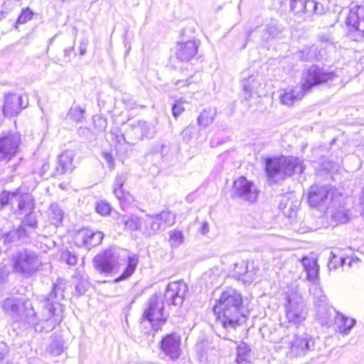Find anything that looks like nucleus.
Segmentation results:
<instances>
[{
  "label": "nucleus",
  "mask_w": 364,
  "mask_h": 364,
  "mask_svg": "<svg viewBox=\"0 0 364 364\" xmlns=\"http://www.w3.org/2000/svg\"><path fill=\"white\" fill-rule=\"evenodd\" d=\"M242 309V296L239 291L233 288L223 291L213 307L217 325L228 331L235 329L245 317Z\"/></svg>",
  "instance_id": "nucleus-1"
},
{
  "label": "nucleus",
  "mask_w": 364,
  "mask_h": 364,
  "mask_svg": "<svg viewBox=\"0 0 364 364\" xmlns=\"http://www.w3.org/2000/svg\"><path fill=\"white\" fill-rule=\"evenodd\" d=\"M337 77L334 73L326 71L317 65H313L304 75V82L301 87L282 90L279 96V102L284 105L291 107L296 101L301 100L314 86L324 82L328 83Z\"/></svg>",
  "instance_id": "nucleus-2"
},
{
  "label": "nucleus",
  "mask_w": 364,
  "mask_h": 364,
  "mask_svg": "<svg viewBox=\"0 0 364 364\" xmlns=\"http://www.w3.org/2000/svg\"><path fill=\"white\" fill-rule=\"evenodd\" d=\"M66 288V282L63 279H58L53 284L52 291L46 299V304L43 309L45 319L47 324H50V328H46L48 332L55 326L59 325L63 319V306L60 301L64 298V291Z\"/></svg>",
  "instance_id": "nucleus-3"
},
{
  "label": "nucleus",
  "mask_w": 364,
  "mask_h": 364,
  "mask_svg": "<svg viewBox=\"0 0 364 364\" xmlns=\"http://www.w3.org/2000/svg\"><path fill=\"white\" fill-rule=\"evenodd\" d=\"M301 161L296 157L282 156L268 158L265 161V171L269 178L282 179L285 176H291L294 173H302Z\"/></svg>",
  "instance_id": "nucleus-4"
},
{
  "label": "nucleus",
  "mask_w": 364,
  "mask_h": 364,
  "mask_svg": "<svg viewBox=\"0 0 364 364\" xmlns=\"http://www.w3.org/2000/svg\"><path fill=\"white\" fill-rule=\"evenodd\" d=\"M3 306L5 311L12 316L16 321H23L33 325L36 331L42 332L43 328H46L37 323L36 312L30 301L9 298L4 301Z\"/></svg>",
  "instance_id": "nucleus-5"
},
{
  "label": "nucleus",
  "mask_w": 364,
  "mask_h": 364,
  "mask_svg": "<svg viewBox=\"0 0 364 364\" xmlns=\"http://www.w3.org/2000/svg\"><path fill=\"white\" fill-rule=\"evenodd\" d=\"M286 317L289 323L294 325L301 324L306 318L308 311L296 287H291L286 292Z\"/></svg>",
  "instance_id": "nucleus-6"
},
{
  "label": "nucleus",
  "mask_w": 364,
  "mask_h": 364,
  "mask_svg": "<svg viewBox=\"0 0 364 364\" xmlns=\"http://www.w3.org/2000/svg\"><path fill=\"white\" fill-rule=\"evenodd\" d=\"M37 220L36 216L31 213L26 214L21 225L16 229L10 230L0 236V241L6 247L17 241L26 242L29 237L35 232L37 228Z\"/></svg>",
  "instance_id": "nucleus-7"
},
{
  "label": "nucleus",
  "mask_w": 364,
  "mask_h": 364,
  "mask_svg": "<svg viewBox=\"0 0 364 364\" xmlns=\"http://www.w3.org/2000/svg\"><path fill=\"white\" fill-rule=\"evenodd\" d=\"M176 222V215L169 210L156 215H145L141 218L142 232L150 236L164 231Z\"/></svg>",
  "instance_id": "nucleus-8"
},
{
  "label": "nucleus",
  "mask_w": 364,
  "mask_h": 364,
  "mask_svg": "<svg viewBox=\"0 0 364 364\" xmlns=\"http://www.w3.org/2000/svg\"><path fill=\"white\" fill-rule=\"evenodd\" d=\"M12 262L15 271L25 276H31L41 264L36 253L27 249L16 252L12 257Z\"/></svg>",
  "instance_id": "nucleus-9"
},
{
  "label": "nucleus",
  "mask_w": 364,
  "mask_h": 364,
  "mask_svg": "<svg viewBox=\"0 0 364 364\" xmlns=\"http://www.w3.org/2000/svg\"><path fill=\"white\" fill-rule=\"evenodd\" d=\"M346 23L348 37L357 42L363 41L364 40V6H351Z\"/></svg>",
  "instance_id": "nucleus-10"
},
{
  "label": "nucleus",
  "mask_w": 364,
  "mask_h": 364,
  "mask_svg": "<svg viewBox=\"0 0 364 364\" xmlns=\"http://www.w3.org/2000/svg\"><path fill=\"white\" fill-rule=\"evenodd\" d=\"M21 139L20 134L9 132L0 136V162L7 163L18 151Z\"/></svg>",
  "instance_id": "nucleus-11"
},
{
  "label": "nucleus",
  "mask_w": 364,
  "mask_h": 364,
  "mask_svg": "<svg viewBox=\"0 0 364 364\" xmlns=\"http://www.w3.org/2000/svg\"><path fill=\"white\" fill-rule=\"evenodd\" d=\"M164 303L160 301L159 295L155 294L149 298L144 311L143 319L156 326V330L159 329V325L166 321V317L164 315Z\"/></svg>",
  "instance_id": "nucleus-12"
},
{
  "label": "nucleus",
  "mask_w": 364,
  "mask_h": 364,
  "mask_svg": "<svg viewBox=\"0 0 364 364\" xmlns=\"http://www.w3.org/2000/svg\"><path fill=\"white\" fill-rule=\"evenodd\" d=\"M4 97L2 113L6 117L17 116L28 105V98L27 96H22L14 92H7L4 94Z\"/></svg>",
  "instance_id": "nucleus-13"
},
{
  "label": "nucleus",
  "mask_w": 364,
  "mask_h": 364,
  "mask_svg": "<svg viewBox=\"0 0 364 364\" xmlns=\"http://www.w3.org/2000/svg\"><path fill=\"white\" fill-rule=\"evenodd\" d=\"M258 193L255 185L245 177H239L233 183V194L242 200L254 203L257 199Z\"/></svg>",
  "instance_id": "nucleus-14"
},
{
  "label": "nucleus",
  "mask_w": 364,
  "mask_h": 364,
  "mask_svg": "<svg viewBox=\"0 0 364 364\" xmlns=\"http://www.w3.org/2000/svg\"><path fill=\"white\" fill-rule=\"evenodd\" d=\"M181 338L173 333L164 336L160 343L161 352L171 360H176L181 353Z\"/></svg>",
  "instance_id": "nucleus-15"
},
{
  "label": "nucleus",
  "mask_w": 364,
  "mask_h": 364,
  "mask_svg": "<svg viewBox=\"0 0 364 364\" xmlns=\"http://www.w3.org/2000/svg\"><path fill=\"white\" fill-rule=\"evenodd\" d=\"M188 291L187 285L182 281L170 282L164 293V300L168 305H181Z\"/></svg>",
  "instance_id": "nucleus-16"
},
{
  "label": "nucleus",
  "mask_w": 364,
  "mask_h": 364,
  "mask_svg": "<svg viewBox=\"0 0 364 364\" xmlns=\"http://www.w3.org/2000/svg\"><path fill=\"white\" fill-rule=\"evenodd\" d=\"M103 238L104 234L100 231L94 232L89 228H82L75 234V242L78 247L90 250L100 245Z\"/></svg>",
  "instance_id": "nucleus-17"
},
{
  "label": "nucleus",
  "mask_w": 364,
  "mask_h": 364,
  "mask_svg": "<svg viewBox=\"0 0 364 364\" xmlns=\"http://www.w3.org/2000/svg\"><path fill=\"white\" fill-rule=\"evenodd\" d=\"M289 6L301 20H306L313 13L317 14L318 4L314 0H289Z\"/></svg>",
  "instance_id": "nucleus-18"
},
{
  "label": "nucleus",
  "mask_w": 364,
  "mask_h": 364,
  "mask_svg": "<svg viewBox=\"0 0 364 364\" xmlns=\"http://www.w3.org/2000/svg\"><path fill=\"white\" fill-rule=\"evenodd\" d=\"M334 190L331 186L314 185L311 187L308 200L311 207L317 208L326 203L330 193L333 195Z\"/></svg>",
  "instance_id": "nucleus-19"
},
{
  "label": "nucleus",
  "mask_w": 364,
  "mask_h": 364,
  "mask_svg": "<svg viewBox=\"0 0 364 364\" xmlns=\"http://www.w3.org/2000/svg\"><path fill=\"white\" fill-rule=\"evenodd\" d=\"M315 347L314 340L307 334L296 337L291 343L289 353L293 356L304 355Z\"/></svg>",
  "instance_id": "nucleus-20"
},
{
  "label": "nucleus",
  "mask_w": 364,
  "mask_h": 364,
  "mask_svg": "<svg viewBox=\"0 0 364 364\" xmlns=\"http://www.w3.org/2000/svg\"><path fill=\"white\" fill-rule=\"evenodd\" d=\"M198 46L199 42L195 40L178 43L176 46V58L181 61H190L197 54Z\"/></svg>",
  "instance_id": "nucleus-21"
},
{
  "label": "nucleus",
  "mask_w": 364,
  "mask_h": 364,
  "mask_svg": "<svg viewBox=\"0 0 364 364\" xmlns=\"http://www.w3.org/2000/svg\"><path fill=\"white\" fill-rule=\"evenodd\" d=\"M94 264L97 270L102 273H109L115 267L114 253L111 250H105L102 254L94 258Z\"/></svg>",
  "instance_id": "nucleus-22"
},
{
  "label": "nucleus",
  "mask_w": 364,
  "mask_h": 364,
  "mask_svg": "<svg viewBox=\"0 0 364 364\" xmlns=\"http://www.w3.org/2000/svg\"><path fill=\"white\" fill-rule=\"evenodd\" d=\"M74 156L73 151L65 150L58 156V166L55 170L56 175L64 174L74 169Z\"/></svg>",
  "instance_id": "nucleus-23"
},
{
  "label": "nucleus",
  "mask_w": 364,
  "mask_h": 364,
  "mask_svg": "<svg viewBox=\"0 0 364 364\" xmlns=\"http://www.w3.org/2000/svg\"><path fill=\"white\" fill-rule=\"evenodd\" d=\"M285 28L277 20H271L267 25L262 38L265 41L284 37Z\"/></svg>",
  "instance_id": "nucleus-24"
},
{
  "label": "nucleus",
  "mask_w": 364,
  "mask_h": 364,
  "mask_svg": "<svg viewBox=\"0 0 364 364\" xmlns=\"http://www.w3.org/2000/svg\"><path fill=\"white\" fill-rule=\"evenodd\" d=\"M301 264L306 273V279L315 283L318 279L319 267L315 259L304 257Z\"/></svg>",
  "instance_id": "nucleus-25"
},
{
  "label": "nucleus",
  "mask_w": 364,
  "mask_h": 364,
  "mask_svg": "<svg viewBox=\"0 0 364 364\" xmlns=\"http://www.w3.org/2000/svg\"><path fill=\"white\" fill-rule=\"evenodd\" d=\"M338 312L332 306H322L316 309V318L322 326H329L335 319Z\"/></svg>",
  "instance_id": "nucleus-26"
},
{
  "label": "nucleus",
  "mask_w": 364,
  "mask_h": 364,
  "mask_svg": "<svg viewBox=\"0 0 364 364\" xmlns=\"http://www.w3.org/2000/svg\"><path fill=\"white\" fill-rule=\"evenodd\" d=\"M232 274L235 278L245 282L250 281L252 277V272L248 270V263L245 260L235 263Z\"/></svg>",
  "instance_id": "nucleus-27"
},
{
  "label": "nucleus",
  "mask_w": 364,
  "mask_h": 364,
  "mask_svg": "<svg viewBox=\"0 0 364 364\" xmlns=\"http://www.w3.org/2000/svg\"><path fill=\"white\" fill-rule=\"evenodd\" d=\"M73 280L75 284V294L77 296L83 295L90 286L87 277L81 272H76L73 275Z\"/></svg>",
  "instance_id": "nucleus-28"
},
{
  "label": "nucleus",
  "mask_w": 364,
  "mask_h": 364,
  "mask_svg": "<svg viewBox=\"0 0 364 364\" xmlns=\"http://www.w3.org/2000/svg\"><path fill=\"white\" fill-rule=\"evenodd\" d=\"M21 192L16 190L13 192L4 191L0 194V205L1 207L10 205L13 210H16V203Z\"/></svg>",
  "instance_id": "nucleus-29"
},
{
  "label": "nucleus",
  "mask_w": 364,
  "mask_h": 364,
  "mask_svg": "<svg viewBox=\"0 0 364 364\" xmlns=\"http://www.w3.org/2000/svg\"><path fill=\"white\" fill-rule=\"evenodd\" d=\"M33 207L32 196L28 193L21 192L16 206V210L21 215L31 213Z\"/></svg>",
  "instance_id": "nucleus-30"
},
{
  "label": "nucleus",
  "mask_w": 364,
  "mask_h": 364,
  "mask_svg": "<svg viewBox=\"0 0 364 364\" xmlns=\"http://www.w3.org/2000/svg\"><path fill=\"white\" fill-rule=\"evenodd\" d=\"M217 114V109L215 107H208L203 110V112L198 117L197 122L201 128H206L210 125Z\"/></svg>",
  "instance_id": "nucleus-31"
},
{
  "label": "nucleus",
  "mask_w": 364,
  "mask_h": 364,
  "mask_svg": "<svg viewBox=\"0 0 364 364\" xmlns=\"http://www.w3.org/2000/svg\"><path fill=\"white\" fill-rule=\"evenodd\" d=\"M335 321L339 328V332L343 335L349 333L352 328L356 323L354 318H350L341 314H336Z\"/></svg>",
  "instance_id": "nucleus-32"
},
{
  "label": "nucleus",
  "mask_w": 364,
  "mask_h": 364,
  "mask_svg": "<svg viewBox=\"0 0 364 364\" xmlns=\"http://www.w3.org/2000/svg\"><path fill=\"white\" fill-rule=\"evenodd\" d=\"M333 255L330 262H328V268L329 269H336L338 267H344L346 264L350 267L352 266V263L355 262H358L359 259L358 257H338L335 255L333 252H331Z\"/></svg>",
  "instance_id": "nucleus-33"
},
{
  "label": "nucleus",
  "mask_w": 364,
  "mask_h": 364,
  "mask_svg": "<svg viewBox=\"0 0 364 364\" xmlns=\"http://www.w3.org/2000/svg\"><path fill=\"white\" fill-rule=\"evenodd\" d=\"M251 350L247 344L241 343L237 348V364H247L250 362Z\"/></svg>",
  "instance_id": "nucleus-34"
},
{
  "label": "nucleus",
  "mask_w": 364,
  "mask_h": 364,
  "mask_svg": "<svg viewBox=\"0 0 364 364\" xmlns=\"http://www.w3.org/2000/svg\"><path fill=\"white\" fill-rule=\"evenodd\" d=\"M201 80L200 74L195 73L186 79L178 80L175 82V85L178 90H181L185 87L193 89L195 86Z\"/></svg>",
  "instance_id": "nucleus-35"
},
{
  "label": "nucleus",
  "mask_w": 364,
  "mask_h": 364,
  "mask_svg": "<svg viewBox=\"0 0 364 364\" xmlns=\"http://www.w3.org/2000/svg\"><path fill=\"white\" fill-rule=\"evenodd\" d=\"M138 262V258L135 255L129 256L124 271L119 277L115 279V282H118L129 277L134 272Z\"/></svg>",
  "instance_id": "nucleus-36"
},
{
  "label": "nucleus",
  "mask_w": 364,
  "mask_h": 364,
  "mask_svg": "<svg viewBox=\"0 0 364 364\" xmlns=\"http://www.w3.org/2000/svg\"><path fill=\"white\" fill-rule=\"evenodd\" d=\"M310 291L313 294L314 301L316 309L321 308L322 306H329L327 302V297L321 288L315 286L314 289L310 288Z\"/></svg>",
  "instance_id": "nucleus-37"
},
{
  "label": "nucleus",
  "mask_w": 364,
  "mask_h": 364,
  "mask_svg": "<svg viewBox=\"0 0 364 364\" xmlns=\"http://www.w3.org/2000/svg\"><path fill=\"white\" fill-rule=\"evenodd\" d=\"M215 350L214 346L207 341L198 343L196 346V350L201 359L207 360Z\"/></svg>",
  "instance_id": "nucleus-38"
},
{
  "label": "nucleus",
  "mask_w": 364,
  "mask_h": 364,
  "mask_svg": "<svg viewBox=\"0 0 364 364\" xmlns=\"http://www.w3.org/2000/svg\"><path fill=\"white\" fill-rule=\"evenodd\" d=\"M141 133V128L140 126L139 120L136 122L133 123L131 125L130 130L127 131V135L129 137V140H127L125 136L123 135V139L127 144H134L137 141L141 140V139L138 138V134Z\"/></svg>",
  "instance_id": "nucleus-39"
},
{
  "label": "nucleus",
  "mask_w": 364,
  "mask_h": 364,
  "mask_svg": "<svg viewBox=\"0 0 364 364\" xmlns=\"http://www.w3.org/2000/svg\"><path fill=\"white\" fill-rule=\"evenodd\" d=\"M168 235V242L171 248H177L184 242L183 234L179 230H170Z\"/></svg>",
  "instance_id": "nucleus-40"
},
{
  "label": "nucleus",
  "mask_w": 364,
  "mask_h": 364,
  "mask_svg": "<svg viewBox=\"0 0 364 364\" xmlns=\"http://www.w3.org/2000/svg\"><path fill=\"white\" fill-rule=\"evenodd\" d=\"M49 219L50 223L55 225L60 224L63 218V213L59 205L52 203L49 208Z\"/></svg>",
  "instance_id": "nucleus-41"
},
{
  "label": "nucleus",
  "mask_w": 364,
  "mask_h": 364,
  "mask_svg": "<svg viewBox=\"0 0 364 364\" xmlns=\"http://www.w3.org/2000/svg\"><path fill=\"white\" fill-rule=\"evenodd\" d=\"M122 221L124 225V228L129 230H140L142 231L141 218L136 216H132L130 218L123 217Z\"/></svg>",
  "instance_id": "nucleus-42"
},
{
  "label": "nucleus",
  "mask_w": 364,
  "mask_h": 364,
  "mask_svg": "<svg viewBox=\"0 0 364 364\" xmlns=\"http://www.w3.org/2000/svg\"><path fill=\"white\" fill-rule=\"evenodd\" d=\"M65 349V343L60 335H55L50 345V350L54 355H60Z\"/></svg>",
  "instance_id": "nucleus-43"
},
{
  "label": "nucleus",
  "mask_w": 364,
  "mask_h": 364,
  "mask_svg": "<svg viewBox=\"0 0 364 364\" xmlns=\"http://www.w3.org/2000/svg\"><path fill=\"white\" fill-rule=\"evenodd\" d=\"M127 180V177L125 175L120 174L115 177L114 179V193L115 196L119 200H122L124 199V193L122 190V186L124 182Z\"/></svg>",
  "instance_id": "nucleus-44"
},
{
  "label": "nucleus",
  "mask_w": 364,
  "mask_h": 364,
  "mask_svg": "<svg viewBox=\"0 0 364 364\" xmlns=\"http://www.w3.org/2000/svg\"><path fill=\"white\" fill-rule=\"evenodd\" d=\"M141 128V133L138 134V138L143 139L144 138H151L155 132L154 127L144 120H139Z\"/></svg>",
  "instance_id": "nucleus-45"
},
{
  "label": "nucleus",
  "mask_w": 364,
  "mask_h": 364,
  "mask_svg": "<svg viewBox=\"0 0 364 364\" xmlns=\"http://www.w3.org/2000/svg\"><path fill=\"white\" fill-rule=\"evenodd\" d=\"M255 85V78L253 76H250L243 80L242 87L244 91L246 92L245 95L246 100L250 97L252 91L256 88Z\"/></svg>",
  "instance_id": "nucleus-46"
},
{
  "label": "nucleus",
  "mask_w": 364,
  "mask_h": 364,
  "mask_svg": "<svg viewBox=\"0 0 364 364\" xmlns=\"http://www.w3.org/2000/svg\"><path fill=\"white\" fill-rule=\"evenodd\" d=\"M85 109L80 106L72 107L68 113V117L76 122H81L84 117Z\"/></svg>",
  "instance_id": "nucleus-47"
},
{
  "label": "nucleus",
  "mask_w": 364,
  "mask_h": 364,
  "mask_svg": "<svg viewBox=\"0 0 364 364\" xmlns=\"http://www.w3.org/2000/svg\"><path fill=\"white\" fill-rule=\"evenodd\" d=\"M317 48L314 46L304 48L301 52V58L303 60L311 61L316 57Z\"/></svg>",
  "instance_id": "nucleus-48"
},
{
  "label": "nucleus",
  "mask_w": 364,
  "mask_h": 364,
  "mask_svg": "<svg viewBox=\"0 0 364 364\" xmlns=\"http://www.w3.org/2000/svg\"><path fill=\"white\" fill-rule=\"evenodd\" d=\"M33 13L29 8L23 9L21 13L18 17L16 24H23L30 21L33 17Z\"/></svg>",
  "instance_id": "nucleus-49"
},
{
  "label": "nucleus",
  "mask_w": 364,
  "mask_h": 364,
  "mask_svg": "<svg viewBox=\"0 0 364 364\" xmlns=\"http://www.w3.org/2000/svg\"><path fill=\"white\" fill-rule=\"evenodd\" d=\"M96 211L102 215H109L111 212V205L105 201H99L96 204Z\"/></svg>",
  "instance_id": "nucleus-50"
},
{
  "label": "nucleus",
  "mask_w": 364,
  "mask_h": 364,
  "mask_svg": "<svg viewBox=\"0 0 364 364\" xmlns=\"http://www.w3.org/2000/svg\"><path fill=\"white\" fill-rule=\"evenodd\" d=\"M61 259L70 265H74L77 263V257L75 254L66 250L61 253Z\"/></svg>",
  "instance_id": "nucleus-51"
},
{
  "label": "nucleus",
  "mask_w": 364,
  "mask_h": 364,
  "mask_svg": "<svg viewBox=\"0 0 364 364\" xmlns=\"http://www.w3.org/2000/svg\"><path fill=\"white\" fill-rule=\"evenodd\" d=\"M184 101L182 98L176 100L172 107V113L174 117H178L183 111Z\"/></svg>",
  "instance_id": "nucleus-52"
},
{
  "label": "nucleus",
  "mask_w": 364,
  "mask_h": 364,
  "mask_svg": "<svg viewBox=\"0 0 364 364\" xmlns=\"http://www.w3.org/2000/svg\"><path fill=\"white\" fill-rule=\"evenodd\" d=\"M218 277L219 275L215 273L213 269H210L203 274V279L213 284L218 280Z\"/></svg>",
  "instance_id": "nucleus-53"
},
{
  "label": "nucleus",
  "mask_w": 364,
  "mask_h": 364,
  "mask_svg": "<svg viewBox=\"0 0 364 364\" xmlns=\"http://www.w3.org/2000/svg\"><path fill=\"white\" fill-rule=\"evenodd\" d=\"M9 348L8 345L3 341H0V364L8 357Z\"/></svg>",
  "instance_id": "nucleus-54"
},
{
  "label": "nucleus",
  "mask_w": 364,
  "mask_h": 364,
  "mask_svg": "<svg viewBox=\"0 0 364 364\" xmlns=\"http://www.w3.org/2000/svg\"><path fill=\"white\" fill-rule=\"evenodd\" d=\"M89 43L88 39H82L80 41L79 50H80V55H84L86 53L87 51V47Z\"/></svg>",
  "instance_id": "nucleus-55"
},
{
  "label": "nucleus",
  "mask_w": 364,
  "mask_h": 364,
  "mask_svg": "<svg viewBox=\"0 0 364 364\" xmlns=\"http://www.w3.org/2000/svg\"><path fill=\"white\" fill-rule=\"evenodd\" d=\"M333 217L340 223H346L348 220L347 215L344 213H336L333 215Z\"/></svg>",
  "instance_id": "nucleus-56"
},
{
  "label": "nucleus",
  "mask_w": 364,
  "mask_h": 364,
  "mask_svg": "<svg viewBox=\"0 0 364 364\" xmlns=\"http://www.w3.org/2000/svg\"><path fill=\"white\" fill-rule=\"evenodd\" d=\"M209 223L207 221H203L201 223V227L199 229V232L203 235H205L209 232Z\"/></svg>",
  "instance_id": "nucleus-57"
},
{
  "label": "nucleus",
  "mask_w": 364,
  "mask_h": 364,
  "mask_svg": "<svg viewBox=\"0 0 364 364\" xmlns=\"http://www.w3.org/2000/svg\"><path fill=\"white\" fill-rule=\"evenodd\" d=\"M103 157L106 160V161L109 164L110 167L112 168V166L114 165V159H113L112 155L109 154V153H103Z\"/></svg>",
  "instance_id": "nucleus-58"
},
{
  "label": "nucleus",
  "mask_w": 364,
  "mask_h": 364,
  "mask_svg": "<svg viewBox=\"0 0 364 364\" xmlns=\"http://www.w3.org/2000/svg\"><path fill=\"white\" fill-rule=\"evenodd\" d=\"M193 127L192 126H188L187 127L186 129H184L182 132H181V134L182 136L184 137V136H188V138L191 137V134L193 132Z\"/></svg>",
  "instance_id": "nucleus-59"
},
{
  "label": "nucleus",
  "mask_w": 364,
  "mask_h": 364,
  "mask_svg": "<svg viewBox=\"0 0 364 364\" xmlns=\"http://www.w3.org/2000/svg\"><path fill=\"white\" fill-rule=\"evenodd\" d=\"M360 205L362 208L363 212L364 213V188H363L361 195L360 196Z\"/></svg>",
  "instance_id": "nucleus-60"
},
{
  "label": "nucleus",
  "mask_w": 364,
  "mask_h": 364,
  "mask_svg": "<svg viewBox=\"0 0 364 364\" xmlns=\"http://www.w3.org/2000/svg\"><path fill=\"white\" fill-rule=\"evenodd\" d=\"M73 49H74L73 46L70 48L65 49V50H64L65 56L68 57L70 55L71 52L73 50Z\"/></svg>",
  "instance_id": "nucleus-61"
},
{
  "label": "nucleus",
  "mask_w": 364,
  "mask_h": 364,
  "mask_svg": "<svg viewBox=\"0 0 364 364\" xmlns=\"http://www.w3.org/2000/svg\"><path fill=\"white\" fill-rule=\"evenodd\" d=\"M6 277V274L4 272L2 269H0V284L4 281Z\"/></svg>",
  "instance_id": "nucleus-62"
},
{
  "label": "nucleus",
  "mask_w": 364,
  "mask_h": 364,
  "mask_svg": "<svg viewBox=\"0 0 364 364\" xmlns=\"http://www.w3.org/2000/svg\"><path fill=\"white\" fill-rule=\"evenodd\" d=\"M6 16V14L4 11H0V21Z\"/></svg>",
  "instance_id": "nucleus-63"
}]
</instances>
